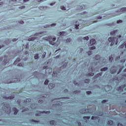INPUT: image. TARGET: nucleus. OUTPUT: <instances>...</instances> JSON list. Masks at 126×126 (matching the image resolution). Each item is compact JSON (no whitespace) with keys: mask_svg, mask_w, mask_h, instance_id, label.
I'll return each instance as SVG.
<instances>
[{"mask_svg":"<svg viewBox=\"0 0 126 126\" xmlns=\"http://www.w3.org/2000/svg\"><path fill=\"white\" fill-rule=\"evenodd\" d=\"M109 42H111L110 46H113L115 43V45H118V43H119V38H117V37H109L108 38Z\"/></svg>","mask_w":126,"mask_h":126,"instance_id":"1","label":"nucleus"},{"mask_svg":"<svg viewBox=\"0 0 126 126\" xmlns=\"http://www.w3.org/2000/svg\"><path fill=\"white\" fill-rule=\"evenodd\" d=\"M48 67L47 66H43V69H46L45 70V73H52V71H53V69L51 68H47Z\"/></svg>","mask_w":126,"mask_h":126,"instance_id":"2","label":"nucleus"},{"mask_svg":"<svg viewBox=\"0 0 126 126\" xmlns=\"http://www.w3.org/2000/svg\"><path fill=\"white\" fill-rule=\"evenodd\" d=\"M126 84L121 86L120 87H118L117 89L118 91L123 92L124 91V89L126 87Z\"/></svg>","mask_w":126,"mask_h":126,"instance_id":"3","label":"nucleus"},{"mask_svg":"<svg viewBox=\"0 0 126 126\" xmlns=\"http://www.w3.org/2000/svg\"><path fill=\"white\" fill-rule=\"evenodd\" d=\"M96 43V40L94 39H92L90 40V44L91 46H93Z\"/></svg>","mask_w":126,"mask_h":126,"instance_id":"4","label":"nucleus"},{"mask_svg":"<svg viewBox=\"0 0 126 126\" xmlns=\"http://www.w3.org/2000/svg\"><path fill=\"white\" fill-rule=\"evenodd\" d=\"M4 99H6V100H12V99H13L14 98V96H4L3 97Z\"/></svg>","mask_w":126,"mask_h":126,"instance_id":"5","label":"nucleus"},{"mask_svg":"<svg viewBox=\"0 0 126 126\" xmlns=\"http://www.w3.org/2000/svg\"><path fill=\"white\" fill-rule=\"evenodd\" d=\"M102 72H100L97 74L94 77V78L96 79V78H98V77L99 78L101 77V76H102Z\"/></svg>","mask_w":126,"mask_h":126,"instance_id":"6","label":"nucleus"},{"mask_svg":"<svg viewBox=\"0 0 126 126\" xmlns=\"http://www.w3.org/2000/svg\"><path fill=\"white\" fill-rule=\"evenodd\" d=\"M48 87L49 89H53V88H55V85L53 83H50L49 84Z\"/></svg>","mask_w":126,"mask_h":126,"instance_id":"7","label":"nucleus"},{"mask_svg":"<svg viewBox=\"0 0 126 126\" xmlns=\"http://www.w3.org/2000/svg\"><path fill=\"white\" fill-rule=\"evenodd\" d=\"M13 111L14 112V115H17V113H18V110L16 107L13 108Z\"/></svg>","mask_w":126,"mask_h":126,"instance_id":"8","label":"nucleus"},{"mask_svg":"<svg viewBox=\"0 0 126 126\" xmlns=\"http://www.w3.org/2000/svg\"><path fill=\"white\" fill-rule=\"evenodd\" d=\"M94 60L95 61H98V60L100 61V60H101V57L100 55H97L94 57Z\"/></svg>","mask_w":126,"mask_h":126,"instance_id":"9","label":"nucleus"},{"mask_svg":"<svg viewBox=\"0 0 126 126\" xmlns=\"http://www.w3.org/2000/svg\"><path fill=\"white\" fill-rule=\"evenodd\" d=\"M43 40H45L46 41H49V40H52V36H48V37H43Z\"/></svg>","mask_w":126,"mask_h":126,"instance_id":"10","label":"nucleus"},{"mask_svg":"<svg viewBox=\"0 0 126 126\" xmlns=\"http://www.w3.org/2000/svg\"><path fill=\"white\" fill-rule=\"evenodd\" d=\"M20 61V58H17V59L14 62V64H17V63H19Z\"/></svg>","mask_w":126,"mask_h":126,"instance_id":"11","label":"nucleus"},{"mask_svg":"<svg viewBox=\"0 0 126 126\" xmlns=\"http://www.w3.org/2000/svg\"><path fill=\"white\" fill-rule=\"evenodd\" d=\"M126 12V7H123L120 10V12Z\"/></svg>","mask_w":126,"mask_h":126,"instance_id":"12","label":"nucleus"},{"mask_svg":"<svg viewBox=\"0 0 126 126\" xmlns=\"http://www.w3.org/2000/svg\"><path fill=\"white\" fill-rule=\"evenodd\" d=\"M117 32H118V30L113 31L110 32V35H115Z\"/></svg>","mask_w":126,"mask_h":126,"instance_id":"13","label":"nucleus"},{"mask_svg":"<svg viewBox=\"0 0 126 126\" xmlns=\"http://www.w3.org/2000/svg\"><path fill=\"white\" fill-rule=\"evenodd\" d=\"M113 124V121H111V120H110L107 122V124L108 125V126H112Z\"/></svg>","mask_w":126,"mask_h":126,"instance_id":"14","label":"nucleus"},{"mask_svg":"<svg viewBox=\"0 0 126 126\" xmlns=\"http://www.w3.org/2000/svg\"><path fill=\"white\" fill-rule=\"evenodd\" d=\"M100 70L101 71H106V70H108V67H105L102 68Z\"/></svg>","mask_w":126,"mask_h":126,"instance_id":"15","label":"nucleus"},{"mask_svg":"<svg viewBox=\"0 0 126 126\" xmlns=\"http://www.w3.org/2000/svg\"><path fill=\"white\" fill-rule=\"evenodd\" d=\"M85 7H86V6L83 5L80 7H79V9H85Z\"/></svg>","mask_w":126,"mask_h":126,"instance_id":"16","label":"nucleus"},{"mask_svg":"<svg viewBox=\"0 0 126 126\" xmlns=\"http://www.w3.org/2000/svg\"><path fill=\"white\" fill-rule=\"evenodd\" d=\"M52 76H55V77L58 76V72L54 71L53 73Z\"/></svg>","mask_w":126,"mask_h":126,"instance_id":"17","label":"nucleus"},{"mask_svg":"<svg viewBox=\"0 0 126 126\" xmlns=\"http://www.w3.org/2000/svg\"><path fill=\"white\" fill-rule=\"evenodd\" d=\"M50 125H55L56 121L54 120H52V121H50Z\"/></svg>","mask_w":126,"mask_h":126,"instance_id":"18","label":"nucleus"},{"mask_svg":"<svg viewBox=\"0 0 126 126\" xmlns=\"http://www.w3.org/2000/svg\"><path fill=\"white\" fill-rule=\"evenodd\" d=\"M36 39V37H31L28 39V41H34Z\"/></svg>","mask_w":126,"mask_h":126,"instance_id":"19","label":"nucleus"},{"mask_svg":"<svg viewBox=\"0 0 126 126\" xmlns=\"http://www.w3.org/2000/svg\"><path fill=\"white\" fill-rule=\"evenodd\" d=\"M49 43L50 44V45H56V43H55V42H54L53 40L49 41Z\"/></svg>","mask_w":126,"mask_h":126,"instance_id":"20","label":"nucleus"},{"mask_svg":"<svg viewBox=\"0 0 126 126\" xmlns=\"http://www.w3.org/2000/svg\"><path fill=\"white\" fill-rule=\"evenodd\" d=\"M83 119L84 120H89V119H90V116H84Z\"/></svg>","mask_w":126,"mask_h":126,"instance_id":"21","label":"nucleus"},{"mask_svg":"<svg viewBox=\"0 0 126 126\" xmlns=\"http://www.w3.org/2000/svg\"><path fill=\"white\" fill-rule=\"evenodd\" d=\"M124 67H125V66H122V67L119 69V72L117 74H119L122 71V70H123V68H124Z\"/></svg>","mask_w":126,"mask_h":126,"instance_id":"22","label":"nucleus"},{"mask_svg":"<svg viewBox=\"0 0 126 126\" xmlns=\"http://www.w3.org/2000/svg\"><path fill=\"white\" fill-rule=\"evenodd\" d=\"M65 35V32H60V36H64Z\"/></svg>","mask_w":126,"mask_h":126,"instance_id":"23","label":"nucleus"},{"mask_svg":"<svg viewBox=\"0 0 126 126\" xmlns=\"http://www.w3.org/2000/svg\"><path fill=\"white\" fill-rule=\"evenodd\" d=\"M124 47H125V44H122L119 46V49H124Z\"/></svg>","mask_w":126,"mask_h":126,"instance_id":"24","label":"nucleus"},{"mask_svg":"<svg viewBox=\"0 0 126 126\" xmlns=\"http://www.w3.org/2000/svg\"><path fill=\"white\" fill-rule=\"evenodd\" d=\"M49 80L46 79V80H45V81L44 82V84H45V85H48V84H49Z\"/></svg>","mask_w":126,"mask_h":126,"instance_id":"25","label":"nucleus"},{"mask_svg":"<svg viewBox=\"0 0 126 126\" xmlns=\"http://www.w3.org/2000/svg\"><path fill=\"white\" fill-rule=\"evenodd\" d=\"M46 54H47V53H46L45 52H44L43 53V54L42 55L41 58H42V59L45 58V57H46Z\"/></svg>","mask_w":126,"mask_h":126,"instance_id":"26","label":"nucleus"},{"mask_svg":"<svg viewBox=\"0 0 126 126\" xmlns=\"http://www.w3.org/2000/svg\"><path fill=\"white\" fill-rule=\"evenodd\" d=\"M41 114H50V111H43L41 112Z\"/></svg>","mask_w":126,"mask_h":126,"instance_id":"27","label":"nucleus"},{"mask_svg":"<svg viewBox=\"0 0 126 126\" xmlns=\"http://www.w3.org/2000/svg\"><path fill=\"white\" fill-rule=\"evenodd\" d=\"M83 39L84 41H85V40L86 41H88V40H89V37L88 36H86V37H84Z\"/></svg>","mask_w":126,"mask_h":126,"instance_id":"28","label":"nucleus"},{"mask_svg":"<svg viewBox=\"0 0 126 126\" xmlns=\"http://www.w3.org/2000/svg\"><path fill=\"white\" fill-rule=\"evenodd\" d=\"M114 60V58H113L112 56L109 57V62H110L111 63H112V62H113V60Z\"/></svg>","mask_w":126,"mask_h":126,"instance_id":"29","label":"nucleus"},{"mask_svg":"<svg viewBox=\"0 0 126 126\" xmlns=\"http://www.w3.org/2000/svg\"><path fill=\"white\" fill-rule=\"evenodd\" d=\"M35 60H38L39 59V54H36L34 56Z\"/></svg>","mask_w":126,"mask_h":126,"instance_id":"30","label":"nucleus"},{"mask_svg":"<svg viewBox=\"0 0 126 126\" xmlns=\"http://www.w3.org/2000/svg\"><path fill=\"white\" fill-rule=\"evenodd\" d=\"M71 41V39H70V38H68L66 40V43H69Z\"/></svg>","mask_w":126,"mask_h":126,"instance_id":"31","label":"nucleus"},{"mask_svg":"<svg viewBox=\"0 0 126 126\" xmlns=\"http://www.w3.org/2000/svg\"><path fill=\"white\" fill-rule=\"evenodd\" d=\"M84 82H85V83H89L90 80L89 79H86L85 80Z\"/></svg>","mask_w":126,"mask_h":126,"instance_id":"32","label":"nucleus"},{"mask_svg":"<svg viewBox=\"0 0 126 126\" xmlns=\"http://www.w3.org/2000/svg\"><path fill=\"white\" fill-rule=\"evenodd\" d=\"M88 75L89 76H93L94 75V73H89Z\"/></svg>","mask_w":126,"mask_h":126,"instance_id":"33","label":"nucleus"},{"mask_svg":"<svg viewBox=\"0 0 126 126\" xmlns=\"http://www.w3.org/2000/svg\"><path fill=\"white\" fill-rule=\"evenodd\" d=\"M78 26H79V24H76L75 28L76 29H79V28H78Z\"/></svg>","mask_w":126,"mask_h":126,"instance_id":"34","label":"nucleus"},{"mask_svg":"<svg viewBox=\"0 0 126 126\" xmlns=\"http://www.w3.org/2000/svg\"><path fill=\"white\" fill-rule=\"evenodd\" d=\"M61 9H62L63 10H65L66 9L65 8V7L64 6H61Z\"/></svg>","mask_w":126,"mask_h":126,"instance_id":"35","label":"nucleus"},{"mask_svg":"<svg viewBox=\"0 0 126 126\" xmlns=\"http://www.w3.org/2000/svg\"><path fill=\"white\" fill-rule=\"evenodd\" d=\"M92 54H93L92 51H89L88 52V54L89 55V56H91V55H92Z\"/></svg>","mask_w":126,"mask_h":126,"instance_id":"36","label":"nucleus"},{"mask_svg":"<svg viewBox=\"0 0 126 126\" xmlns=\"http://www.w3.org/2000/svg\"><path fill=\"white\" fill-rule=\"evenodd\" d=\"M26 102H28V103H30V102H31V99L30 98H27L26 99Z\"/></svg>","mask_w":126,"mask_h":126,"instance_id":"37","label":"nucleus"},{"mask_svg":"<svg viewBox=\"0 0 126 126\" xmlns=\"http://www.w3.org/2000/svg\"><path fill=\"white\" fill-rule=\"evenodd\" d=\"M96 47L95 46H92V47L90 48V50H95Z\"/></svg>","mask_w":126,"mask_h":126,"instance_id":"38","label":"nucleus"},{"mask_svg":"<svg viewBox=\"0 0 126 126\" xmlns=\"http://www.w3.org/2000/svg\"><path fill=\"white\" fill-rule=\"evenodd\" d=\"M73 83L75 85H78V83L75 80L73 81Z\"/></svg>","mask_w":126,"mask_h":126,"instance_id":"39","label":"nucleus"},{"mask_svg":"<svg viewBox=\"0 0 126 126\" xmlns=\"http://www.w3.org/2000/svg\"><path fill=\"white\" fill-rule=\"evenodd\" d=\"M117 71V70H111V73L113 74V73H116V72Z\"/></svg>","mask_w":126,"mask_h":126,"instance_id":"40","label":"nucleus"},{"mask_svg":"<svg viewBox=\"0 0 126 126\" xmlns=\"http://www.w3.org/2000/svg\"><path fill=\"white\" fill-rule=\"evenodd\" d=\"M86 93L88 95H90V94H91V93H92V92H91V91H88L86 92Z\"/></svg>","mask_w":126,"mask_h":126,"instance_id":"41","label":"nucleus"},{"mask_svg":"<svg viewBox=\"0 0 126 126\" xmlns=\"http://www.w3.org/2000/svg\"><path fill=\"white\" fill-rule=\"evenodd\" d=\"M31 122H33L34 123H39V122H40V121H35V120L32 119V120H31Z\"/></svg>","mask_w":126,"mask_h":126,"instance_id":"42","label":"nucleus"},{"mask_svg":"<svg viewBox=\"0 0 126 126\" xmlns=\"http://www.w3.org/2000/svg\"><path fill=\"white\" fill-rule=\"evenodd\" d=\"M25 6H20V7H19V8L20 9H23V8H25Z\"/></svg>","mask_w":126,"mask_h":126,"instance_id":"43","label":"nucleus"},{"mask_svg":"<svg viewBox=\"0 0 126 126\" xmlns=\"http://www.w3.org/2000/svg\"><path fill=\"white\" fill-rule=\"evenodd\" d=\"M123 22V21L119 20L117 21V23H122Z\"/></svg>","mask_w":126,"mask_h":126,"instance_id":"44","label":"nucleus"},{"mask_svg":"<svg viewBox=\"0 0 126 126\" xmlns=\"http://www.w3.org/2000/svg\"><path fill=\"white\" fill-rule=\"evenodd\" d=\"M97 117H95V116H92V120H95V119H97Z\"/></svg>","mask_w":126,"mask_h":126,"instance_id":"45","label":"nucleus"},{"mask_svg":"<svg viewBox=\"0 0 126 126\" xmlns=\"http://www.w3.org/2000/svg\"><path fill=\"white\" fill-rule=\"evenodd\" d=\"M106 102H107V100H103L101 101V103H102V104H104V103H106Z\"/></svg>","mask_w":126,"mask_h":126,"instance_id":"46","label":"nucleus"},{"mask_svg":"<svg viewBox=\"0 0 126 126\" xmlns=\"http://www.w3.org/2000/svg\"><path fill=\"white\" fill-rule=\"evenodd\" d=\"M90 68H91V71L93 72V70H94V68L91 67V68L90 67L89 68V69H90Z\"/></svg>","mask_w":126,"mask_h":126,"instance_id":"47","label":"nucleus"},{"mask_svg":"<svg viewBox=\"0 0 126 126\" xmlns=\"http://www.w3.org/2000/svg\"><path fill=\"white\" fill-rule=\"evenodd\" d=\"M19 23L21 24H23V23H24V22L23 21H20L19 22Z\"/></svg>","mask_w":126,"mask_h":126,"instance_id":"48","label":"nucleus"},{"mask_svg":"<svg viewBox=\"0 0 126 126\" xmlns=\"http://www.w3.org/2000/svg\"><path fill=\"white\" fill-rule=\"evenodd\" d=\"M18 66H22V63H19L18 64Z\"/></svg>","mask_w":126,"mask_h":126,"instance_id":"49","label":"nucleus"},{"mask_svg":"<svg viewBox=\"0 0 126 126\" xmlns=\"http://www.w3.org/2000/svg\"><path fill=\"white\" fill-rule=\"evenodd\" d=\"M56 39L57 38L56 37H54L52 38V41H53V42H55V41H56Z\"/></svg>","mask_w":126,"mask_h":126,"instance_id":"50","label":"nucleus"},{"mask_svg":"<svg viewBox=\"0 0 126 126\" xmlns=\"http://www.w3.org/2000/svg\"><path fill=\"white\" fill-rule=\"evenodd\" d=\"M2 4H3V2H0V7H1V6H2Z\"/></svg>","mask_w":126,"mask_h":126,"instance_id":"51","label":"nucleus"},{"mask_svg":"<svg viewBox=\"0 0 126 126\" xmlns=\"http://www.w3.org/2000/svg\"><path fill=\"white\" fill-rule=\"evenodd\" d=\"M85 14H88V13L87 12H83V15H85Z\"/></svg>","mask_w":126,"mask_h":126,"instance_id":"52","label":"nucleus"},{"mask_svg":"<svg viewBox=\"0 0 126 126\" xmlns=\"http://www.w3.org/2000/svg\"><path fill=\"white\" fill-rule=\"evenodd\" d=\"M121 63H125V62H126V60H125V59H124V60H122L121 61Z\"/></svg>","mask_w":126,"mask_h":126,"instance_id":"53","label":"nucleus"},{"mask_svg":"<svg viewBox=\"0 0 126 126\" xmlns=\"http://www.w3.org/2000/svg\"><path fill=\"white\" fill-rule=\"evenodd\" d=\"M12 41H13V42H15V41H17V39L16 38H14V39H13Z\"/></svg>","mask_w":126,"mask_h":126,"instance_id":"54","label":"nucleus"},{"mask_svg":"<svg viewBox=\"0 0 126 126\" xmlns=\"http://www.w3.org/2000/svg\"><path fill=\"white\" fill-rule=\"evenodd\" d=\"M118 126H124L122 124L119 123Z\"/></svg>","mask_w":126,"mask_h":126,"instance_id":"55","label":"nucleus"},{"mask_svg":"<svg viewBox=\"0 0 126 126\" xmlns=\"http://www.w3.org/2000/svg\"><path fill=\"white\" fill-rule=\"evenodd\" d=\"M121 58V56L118 57L116 58V60H120V58Z\"/></svg>","mask_w":126,"mask_h":126,"instance_id":"56","label":"nucleus"},{"mask_svg":"<svg viewBox=\"0 0 126 126\" xmlns=\"http://www.w3.org/2000/svg\"><path fill=\"white\" fill-rule=\"evenodd\" d=\"M24 2H27V1H29V0H24Z\"/></svg>","mask_w":126,"mask_h":126,"instance_id":"57","label":"nucleus"},{"mask_svg":"<svg viewBox=\"0 0 126 126\" xmlns=\"http://www.w3.org/2000/svg\"><path fill=\"white\" fill-rule=\"evenodd\" d=\"M28 54H29L28 51H26V52H25V55H28Z\"/></svg>","mask_w":126,"mask_h":126,"instance_id":"58","label":"nucleus"},{"mask_svg":"<svg viewBox=\"0 0 126 126\" xmlns=\"http://www.w3.org/2000/svg\"><path fill=\"white\" fill-rule=\"evenodd\" d=\"M4 63H7L8 62V61H7V60H4Z\"/></svg>","mask_w":126,"mask_h":126,"instance_id":"59","label":"nucleus"},{"mask_svg":"<svg viewBox=\"0 0 126 126\" xmlns=\"http://www.w3.org/2000/svg\"><path fill=\"white\" fill-rule=\"evenodd\" d=\"M56 24H52L51 25V26H56Z\"/></svg>","mask_w":126,"mask_h":126,"instance_id":"60","label":"nucleus"},{"mask_svg":"<svg viewBox=\"0 0 126 126\" xmlns=\"http://www.w3.org/2000/svg\"><path fill=\"white\" fill-rule=\"evenodd\" d=\"M43 100H38V103H43Z\"/></svg>","mask_w":126,"mask_h":126,"instance_id":"61","label":"nucleus"},{"mask_svg":"<svg viewBox=\"0 0 126 126\" xmlns=\"http://www.w3.org/2000/svg\"><path fill=\"white\" fill-rule=\"evenodd\" d=\"M38 2H40V1H43V0H37Z\"/></svg>","mask_w":126,"mask_h":126,"instance_id":"62","label":"nucleus"},{"mask_svg":"<svg viewBox=\"0 0 126 126\" xmlns=\"http://www.w3.org/2000/svg\"><path fill=\"white\" fill-rule=\"evenodd\" d=\"M17 102H18V103H19V104H20V100H18Z\"/></svg>","mask_w":126,"mask_h":126,"instance_id":"63","label":"nucleus"},{"mask_svg":"<svg viewBox=\"0 0 126 126\" xmlns=\"http://www.w3.org/2000/svg\"><path fill=\"white\" fill-rule=\"evenodd\" d=\"M124 45H125V49H126V43Z\"/></svg>","mask_w":126,"mask_h":126,"instance_id":"64","label":"nucleus"}]
</instances>
